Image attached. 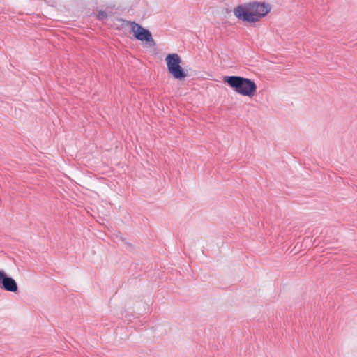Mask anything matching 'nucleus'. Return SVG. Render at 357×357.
Wrapping results in <instances>:
<instances>
[{"label":"nucleus","mask_w":357,"mask_h":357,"mask_svg":"<svg viewBox=\"0 0 357 357\" xmlns=\"http://www.w3.org/2000/svg\"><path fill=\"white\" fill-rule=\"evenodd\" d=\"M270 10L268 4L254 1L238 6L234 9V14L238 20L255 23L268 14Z\"/></svg>","instance_id":"1"},{"label":"nucleus","mask_w":357,"mask_h":357,"mask_svg":"<svg viewBox=\"0 0 357 357\" xmlns=\"http://www.w3.org/2000/svg\"><path fill=\"white\" fill-rule=\"evenodd\" d=\"M223 81L237 93L244 96L252 97L257 91L255 82L249 78L236 75L225 76Z\"/></svg>","instance_id":"2"},{"label":"nucleus","mask_w":357,"mask_h":357,"mask_svg":"<svg viewBox=\"0 0 357 357\" xmlns=\"http://www.w3.org/2000/svg\"><path fill=\"white\" fill-rule=\"evenodd\" d=\"M165 61L168 72L174 78L183 80L186 77L187 74L181 66V59L178 54H169L166 56Z\"/></svg>","instance_id":"3"},{"label":"nucleus","mask_w":357,"mask_h":357,"mask_svg":"<svg viewBox=\"0 0 357 357\" xmlns=\"http://www.w3.org/2000/svg\"><path fill=\"white\" fill-rule=\"evenodd\" d=\"M128 23L130 24L131 30L137 40L146 42L149 45H155L151 33L148 29H144L135 22H128Z\"/></svg>","instance_id":"4"},{"label":"nucleus","mask_w":357,"mask_h":357,"mask_svg":"<svg viewBox=\"0 0 357 357\" xmlns=\"http://www.w3.org/2000/svg\"><path fill=\"white\" fill-rule=\"evenodd\" d=\"M0 289L13 293L18 291V285L15 280L2 269H0Z\"/></svg>","instance_id":"5"},{"label":"nucleus","mask_w":357,"mask_h":357,"mask_svg":"<svg viewBox=\"0 0 357 357\" xmlns=\"http://www.w3.org/2000/svg\"><path fill=\"white\" fill-rule=\"evenodd\" d=\"M97 17L98 20H102L107 17V14L105 11H99Z\"/></svg>","instance_id":"6"}]
</instances>
